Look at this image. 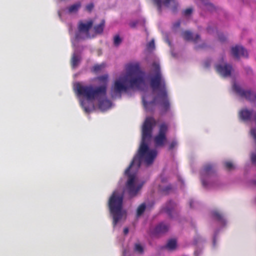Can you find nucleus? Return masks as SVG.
<instances>
[{
  "instance_id": "obj_1",
  "label": "nucleus",
  "mask_w": 256,
  "mask_h": 256,
  "mask_svg": "<svg viewBox=\"0 0 256 256\" xmlns=\"http://www.w3.org/2000/svg\"><path fill=\"white\" fill-rule=\"evenodd\" d=\"M152 71L155 74L150 80V86L153 92L158 91L157 96L152 100L147 102L144 96L142 98L144 106L147 111H152L156 102L158 100L162 110L164 112L170 108L166 82L162 78L159 64L154 62L152 64Z\"/></svg>"
},
{
  "instance_id": "obj_2",
  "label": "nucleus",
  "mask_w": 256,
  "mask_h": 256,
  "mask_svg": "<svg viewBox=\"0 0 256 256\" xmlns=\"http://www.w3.org/2000/svg\"><path fill=\"white\" fill-rule=\"evenodd\" d=\"M156 124L152 116L146 117L142 128V138L136 154L132 160H154L156 156L157 152L155 150H150L147 142L152 136L153 128Z\"/></svg>"
},
{
  "instance_id": "obj_3",
  "label": "nucleus",
  "mask_w": 256,
  "mask_h": 256,
  "mask_svg": "<svg viewBox=\"0 0 256 256\" xmlns=\"http://www.w3.org/2000/svg\"><path fill=\"white\" fill-rule=\"evenodd\" d=\"M154 161H132L129 166L125 170L128 176L126 184L125 191L130 198L136 196L142 189L144 182H139L136 177V172L141 165L148 166Z\"/></svg>"
},
{
  "instance_id": "obj_4",
  "label": "nucleus",
  "mask_w": 256,
  "mask_h": 256,
  "mask_svg": "<svg viewBox=\"0 0 256 256\" xmlns=\"http://www.w3.org/2000/svg\"><path fill=\"white\" fill-rule=\"evenodd\" d=\"M75 89L78 96L86 98L88 101H93L106 95V86L94 87L92 84L85 85L77 82L75 84Z\"/></svg>"
},
{
  "instance_id": "obj_5",
  "label": "nucleus",
  "mask_w": 256,
  "mask_h": 256,
  "mask_svg": "<svg viewBox=\"0 0 256 256\" xmlns=\"http://www.w3.org/2000/svg\"><path fill=\"white\" fill-rule=\"evenodd\" d=\"M123 199V194L116 190L113 192L108 200V208L110 213L112 216L114 226L122 218L124 214V212L122 210Z\"/></svg>"
},
{
  "instance_id": "obj_6",
  "label": "nucleus",
  "mask_w": 256,
  "mask_h": 256,
  "mask_svg": "<svg viewBox=\"0 0 256 256\" xmlns=\"http://www.w3.org/2000/svg\"><path fill=\"white\" fill-rule=\"evenodd\" d=\"M129 72L124 77V81L126 82L129 88H139L144 83L143 77L140 75L134 76V73L138 71V65H130L129 66Z\"/></svg>"
},
{
  "instance_id": "obj_7",
  "label": "nucleus",
  "mask_w": 256,
  "mask_h": 256,
  "mask_svg": "<svg viewBox=\"0 0 256 256\" xmlns=\"http://www.w3.org/2000/svg\"><path fill=\"white\" fill-rule=\"evenodd\" d=\"M168 130V126L166 122L161 123L158 126V134L154 136V141L157 147H162L167 142L166 134Z\"/></svg>"
},
{
  "instance_id": "obj_8",
  "label": "nucleus",
  "mask_w": 256,
  "mask_h": 256,
  "mask_svg": "<svg viewBox=\"0 0 256 256\" xmlns=\"http://www.w3.org/2000/svg\"><path fill=\"white\" fill-rule=\"evenodd\" d=\"M124 80V78L122 82L120 80H116L114 82L110 90V94L112 98H120L122 96V93L123 92H126L129 89L126 82Z\"/></svg>"
},
{
  "instance_id": "obj_9",
  "label": "nucleus",
  "mask_w": 256,
  "mask_h": 256,
  "mask_svg": "<svg viewBox=\"0 0 256 256\" xmlns=\"http://www.w3.org/2000/svg\"><path fill=\"white\" fill-rule=\"evenodd\" d=\"M232 89L240 97L251 102H256V93L250 90H244L236 84H233Z\"/></svg>"
},
{
  "instance_id": "obj_10",
  "label": "nucleus",
  "mask_w": 256,
  "mask_h": 256,
  "mask_svg": "<svg viewBox=\"0 0 256 256\" xmlns=\"http://www.w3.org/2000/svg\"><path fill=\"white\" fill-rule=\"evenodd\" d=\"M232 54L236 58L239 59L240 56L248 57L246 50L242 46L236 45L231 48Z\"/></svg>"
},
{
  "instance_id": "obj_11",
  "label": "nucleus",
  "mask_w": 256,
  "mask_h": 256,
  "mask_svg": "<svg viewBox=\"0 0 256 256\" xmlns=\"http://www.w3.org/2000/svg\"><path fill=\"white\" fill-rule=\"evenodd\" d=\"M216 70L218 73L224 77L230 76L232 70V66L229 64L224 65L218 64L216 66Z\"/></svg>"
},
{
  "instance_id": "obj_12",
  "label": "nucleus",
  "mask_w": 256,
  "mask_h": 256,
  "mask_svg": "<svg viewBox=\"0 0 256 256\" xmlns=\"http://www.w3.org/2000/svg\"><path fill=\"white\" fill-rule=\"evenodd\" d=\"M162 2L160 8H158V5L154 2V0L153 2L154 4L157 6L158 10L160 12H161L162 10V6L163 4L166 7H169L170 4H172L171 10L172 12L176 13L178 12V4L175 0H160Z\"/></svg>"
},
{
  "instance_id": "obj_13",
  "label": "nucleus",
  "mask_w": 256,
  "mask_h": 256,
  "mask_svg": "<svg viewBox=\"0 0 256 256\" xmlns=\"http://www.w3.org/2000/svg\"><path fill=\"white\" fill-rule=\"evenodd\" d=\"M94 22L92 20H88L86 23L80 21L78 24V30L80 32H84L86 34L87 36L89 37V30L92 28Z\"/></svg>"
},
{
  "instance_id": "obj_14",
  "label": "nucleus",
  "mask_w": 256,
  "mask_h": 256,
  "mask_svg": "<svg viewBox=\"0 0 256 256\" xmlns=\"http://www.w3.org/2000/svg\"><path fill=\"white\" fill-rule=\"evenodd\" d=\"M215 172L214 168L210 165H206L202 168L200 174L202 176V182L204 186H206V183L204 180V178L212 176Z\"/></svg>"
},
{
  "instance_id": "obj_15",
  "label": "nucleus",
  "mask_w": 256,
  "mask_h": 256,
  "mask_svg": "<svg viewBox=\"0 0 256 256\" xmlns=\"http://www.w3.org/2000/svg\"><path fill=\"white\" fill-rule=\"evenodd\" d=\"M253 112L252 110L242 108L238 112V116L244 122L250 121L252 120Z\"/></svg>"
},
{
  "instance_id": "obj_16",
  "label": "nucleus",
  "mask_w": 256,
  "mask_h": 256,
  "mask_svg": "<svg viewBox=\"0 0 256 256\" xmlns=\"http://www.w3.org/2000/svg\"><path fill=\"white\" fill-rule=\"evenodd\" d=\"M182 36L186 40L192 41L195 43L198 42L200 39V36L199 34H196L194 36L192 33L188 30L183 32Z\"/></svg>"
},
{
  "instance_id": "obj_17",
  "label": "nucleus",
  "mask_w": 256,
  "mask_h": 256,
  "mask_svg": "<svg viewBox=\"0 0 256 256\" xmlns=\"http://www.w3.org/2000/svg\"><path fill=\"white\" fill-rule=\"evenodd\" d=\"M169 229V226L164 223H160L157 225L154 230V232L156 234H164L168 231Z\"/></svg>"
},
{
  "instance_id": "obj_18",
  "label": "nucleus",
  "mask_w": 256,
  "mask_h": 256,
  "mask_svg": "<svg viewBox=\"0 0 256 256\" xmlns=\"http://www.w3.org/2000/svg\"><path fill=\"white\" fill-rule=\"evenodd\" d=\"M176 206V204L172 200H170L164 208V211L168 214L170 216H172V210Z\"/></svg>"
},
{
  "instance_id": "obj_19",
  "label": "nucleus",
  "mask_w": 256,
  "mask_h": 256,
  "mask_svg": "<svg viewBox=\"0 0 256 256\" xmlns=\"http://www.w3.org/2000/svg\"><path fill=\"white\" fill-rule=\"evenodd\" d=\"M82 6V3L80 2H77L74 4L70 6L68 8V12L69 13H76L78 12L80 8Z\"/></svg>"
},
{
  "instance_id": "obj_20",
  "label": "nucleus",
  "mask_w": 256,
  "mask_h": 256,
  "mask_svg": "<svg viewBox=\"0 0 256 256\" xmlns=\"http://www.w3.org/2000/svg\"><path fill=\"white\" fill-rule=\"evenodd\" d=\"M104 24L105 21L104 20H102L98 24H96L94 26V32L96 34H102L104 31Z\"/></svg>"
},
{
  "instance_id": "obj_21",
  "label": "nucleus",
  "mask_w": 256,
  "mask_h": 256,
  "mask_svg": "<svg viewBox=\"0 0 256 256\" xmlns=\"http://www.w3.org/2000/svg\"><path fill=\"white\" fill-rule=\"evenodd\" d=\"M110 105V102L108 100H100L98 104L99 108L102 110H105L108 108Z\"/></svg>"
},
{
  "instance_id": "obj_22",
  "label": "nucleus",
  "mask_w": 256,
  "mask_h": 256,
  "mask_svg": "<svg viewBox=\"0 0 256 256\" xmlns=\"http://www.w3.org/2000/svg\"><path fill=\"white\" fill-rule=\"evenodd\" d=\"M80 56L74 54L72 55V59H71V65H72V68H74L78 66V64L80 62Z\"/></svg>"
},
{
  "instance_id": "obj_23",
  "label": "nucleus",
  "mask_w": 256,
  "mask_h": 256,
  "mask_svg": "<svg viewBox=\"0 0 256 256\" xmlns=\"http://www.w3.org/2000/svg\"><path fill=\"white\" fill-rule=\"evenodd\" d=\"M176 246V242L174 239H170L168 242L166 246L168 249L173 250L175 249Z\"/></svg>"
},
{
  "instance_id": "obj_24",
  "label": "nucleus",
  "mask_w": 256,
  "mask_h": 256,
  "mask_svg": "<svg viewBox=\"0 0 256 256\" xmlns=\"http://www.w3.org/2000/svg\"><path fill=\"white\" fill-rule=\"evenodd\" d=\"M146 206L144 203L140 204L136 210V216H140L143 214L146 210Z\"/></svg>"
},
{
  "instance_id": "obj_25",
  "label": "nucleus",
  "mask_w": 256,
  "mask_h": 256,
  "mask_svg": "<svg viewBox=\"0 0 256 256\" xmlns=\"http://www.w3.org/2000/svg\"><path fill=\"white\" fill-rule=\"evenodd\" d=\"M108 74H106L101 76L98 77L97 80L100 82L104 84L102 86H107V83L108 80Z\"/></svg>"
},
{
  "instance_id": "obj_26",
  "label": "nucleus",
  "mask_w": 256,
  "mask_h": 256,
  "mask_svg": "<svg viewBox=\"0 0 256 256\" xmlns=\"http://www.w3.org/2000/svg\"><path fill=\"white\" fill-rule=\"evenodd\" d=\"M172 189V186L170 184L168 185L164 188H162L160 186V190L164 194H168Z\"/></svg>"
},
{
  "instance_id": "obj_27",
  "label": "nucleus",
  "mask_w": 256,
  "mask_h": 256,
  "mask_svg": "<svg viewBox=\"0 0 256 256\" xmlns=\"http://www.w3.org/2000/svg\"><path fill=\"white\" fill-rule=\"evenodd\" d=\"M213 216L218 221L223 222L224 219L222 215L218 211H214L212 212Z\"/></svg>"
},
{
  "instance_id": "obj_28",
  "label": "nucleus",
  "mask_w": 256,
  "mask_h": 256,
  "mask_svg": "<svg viewBox=\"0 0 256 256\" xmlns=\"http://www.w3.org/2000/svg\"><path fill=\"white\" fill-rule=\"evenodd\" d=\"M80 106L86 112L88 113L91 111V108L87 106L85 100H82L80 101Z\"/></svg>"
},
{
  "instance_id": "obj_29",
  "label": "nucleus",
  "mask_w": 256,
  "mask_h": 256,
  "mask_svg": "<svg viewBox=\"0 0 256 256\" xmlns=\"http://www.w3.org/2000/svg\"><path fill=\"white\" fill-rule=\"evenodd\" d=\"M122 38L118 35H116L114 38V44L116 46H118L122 42Z\"/></svg>"
},
{
  "instance_id": "obj_30",
  "label": "nucleus",
  "mask_w": 256,
  "mask_h": 256,
  "mask_svg": "<svg viewBox=\"0 0 256 256\" xmlns=\"http://www.w3.org/2000/svg\"><path fill=\"white\" fill-rule=\"evenodd\" d=\"M104 67V66L103 64H96L92 67V70L94 72H100Z\"/></svg>"
},
{
  "instance_id": "obj_31",
  "label": "nucleus",
  "mask_w": 256,
  "mask_h": 256,
  "mask_svg": "<svg viewBox=\"0 0 256 256\" xmlns=\"http://www.w3.org/2000/svg\"><path fill=\"white\" fill-rule=\"evenodd\" d=\"M135 251L138 252L140 254H142L144 252L142 246L139 244H136L134 246Z\"/></svg>"
},
{
  "instance_id": "obj_32",
  "label": "nucleus",
  "mask_w": 256,
  "mask_h": 256,
  "mask_svg": "<svg viewBox=\"0 0 256 256\" xmlns=\"http://www.w3.org/2000/svg\"><path fill=\"white\" fill-rule=\"evenodd\" d=\"M225 167L228 170H231L234 169V166L231 162H227L225 163Z\"/></svg>"
},
{
  "instance_id": "obj_33",
  "label": "nucleus",
  "mask_w": 256,
  "mask_h": 256,
  "mask_svg": "<svg viewBox=\"0 0 256 256\" xmlns=\"http://www.w3.org/2000/svg\"><path fill=\"white\" fill-rule=\"evenodd\" d=\"M192 8H186V9L184 10L182 12V15L186 16H190L192 14Z\"/></svg>"
},
{
  "instance_id": "obj_34",
  "label": "nucleus",
  "mask_w": 256,
  "mask_h": 256,
  "mask_svg": "<svg viewBox=\"0 0 256 256\" xmlns=\"http://www.w3.org/2000/svg\"><path fill=\"white\" fill-rule=\"evenodd\" d=\"M94 8V4L91 2L88 4L85 7V10L88 12H90Z\"/></svg>"
},
{
  "instance_id": "obj_35",
  "label": "nucleus",
  "mask_w": 256,
  "mask_h": 256,
  "mask_svg": "<svg viewBox=\"0 0 256 256\" xmlns=\"http://www.w3.org/2000/svg\"><path fill=\"white\" fill-rule=\"evenodd\" d=\"M147 48L148 50H154V40H151L147 44Z\"/></svg>"
},
{
  "instance_id": "obj_36",
  "label": "nucleus",
  "mask_w": 256,
  "mask_h": 256,
  "mask_svg": "<svg viewBox=\"0 0 256 256\" xmlns=\"http://www.w3.org/2000/svg\"><path fill=\"white\" fill-rule=\"evenodd\" d=\"M177 145V142L176 140H172L168 145V150H172Z\"/></svg>"
},
{
  "instance_id": "obj_37",
  "label": "nucleus",
  "mask_w": 256,
  "mask_h": 256,
  "mask_svg": "<svg viewBox=\"0 0 256 256\" xmlns=\"http://www.w3.org/2000/svg\"><path fill=\"white\" fill-rule=\"evenodd\" d=\"M180 20H178L174 24L173 26L174 28H177L180 26Z\"/></svg>"
},
{
  "instance_id": "obj_38",
  "label": "nucleus",
  "mask_w": 256,
  "mask_h": 256,
  "mask_svg": "<svg viewBox=\"0 0 256 256\" xmlns=\"http://www.w3.org/2000/svg\"><path fill=\"white\" fill-rule=\"evenodd\" d=\"M154 2L158 5V8L160 9L162 2L160 0H154Z\"/></svg>"
},
{
  "instance_id": "obj_39",
  "label": "nucleus",
  "mask_w": 256,
  "mask_h": 256,
  "mask_svg": "<svg viewBox=\"0 0 256 256\" xmlns=\"http://www.w3.org/2000/svg\"><path fill=\"white\" fill-rule=\"evenodd\" d=\"M218 38H219V40L221 42H224V41L226 40V38H225V36H224L222 35V34L218 36Z\"/></svg>"
},
{
  "instance_id": "obj_40",
  "label": "nucleus",
  "mask_w": 256,
  "mask_h": 256,
  "mask_svg": "<svg viewBox=\"0 0 256 256\" xmlns=\"http://www.w3.org/2000/svg\"><path fill=\"white\" fill-rule=\"evenodd\" d=\"M138 24V22L137 21L134 22H132L130 24V26L132 28H134L137 24Z\"/></svg>"
},
{
  "instance_id": "obj_41",
  "label": "nucleus",
  "mask_w": 256,
  "mask_h": 256,
  "mask_svg": "<svg viewBox=\"0 0 256 256\" xmlns=\"http://www.w3.org/2000/svg\"><path fill=\"white\" fill-rule=\"evenodd\" d=\"M129 230L128 228H125L124 229V234L125 235H126L128 233Z\"/></svg>"
},
{
  "instance_id": "obj_42",
  "label": "nucleus",
  "mask_w": 256,
  "mask_h": 256,
  "mask_svg": "<svg viewBox=\"0 0 256 256\" xmlns=\"http://www.w3.org/2000/svg\"><path fill=\"white\" fill-rule=\"evenodd\" d=\"M75 38L76 40H79L82 38L80 36V34L78 33L76 34Z\"/></svg>"
},
{
  "instance_id": "obj_43",
  "label": "nucleus",
  "mask_w": 256,
  "mask_h": 256,
  "mask_svg": "<svg viewBox=\"0 0 256 256\" xmlns=\"http://www.w3.org/2000/svg\"><path fill=\"white\" fill-rule=\"evenodd\" d=\"M205 46H206V45L204 44H202L201 46H196V49L198 50V49L200 48H205Z\"/></svg>"
},
{
  "instance_id": "obj_44",
  "label": "nucleus",
  "mask_w": 256,
  "mask_h": 256,
  "mask_svg": "<svg viewBox=\"0 0 256 256\" xmlns=\"http://www.w3.org/2000/svg\"><path fill=\"white\" fill-rule=\"evenodd\" d=\"M194 203V201L192 200H190V208H192V204Z\"/></svg>"
},
{
  "instance_id": "obj_45",
  "label": "nucleus",
  "mask_w": 256,
  "mask_h": 256,
  "mask_svg": "<svg viewBox=\"0 0 256 256\" xmlns=\"http://www.w3.org/2000/svg\"><path fill=\"white\" fill-rule=\"evenodd\" d=\"M252 165L256 166V161H252Z\"/></svg>"
},
{
  "instance_id": "obj_46",
  "label": "nucleus",
  "mask_w": 256,
  "mask_h": 256,
  "mask_svg": "<svg viewBox=\"0 0 256 256\" xmlns=\"http://www.w3.org/2000/svg\"><path fill=\"white\" fill-rule=\"evenodd\" d=\"M251 160H256V155H252Z\"/></svg>"
},
{
  "instance_id": "obj_47",
  "label": "nucleus",
  "mask_w": 256,
  "mask_h": 256,
  "mask_svg": "<svg viewBox=\"0 0 256 256\" xmlns=\"http://www.w3.org/2000/svg\"><path fill=\"white\" fill-rule=\"evenodd\" d=\"M210 66V63H209V62H205V66H206V68L208 67V66Z\"/></svg>"
},
{
  "instance_id": "obj_48",
  "label": "nucleus",
  "mask_w": 256,
  "mask_h": 256,
  "mask_svg": "<svg viewBox=\"0 0 256 256\" xmlns=\"http://www.w3.org/2000/svg\"><path fill=\"white\" fill-rule=\"evenodd\" d=\"M208 6L209 8H213V6L212 4H208Z\"/></svg>"
},
{
  "instance_id": "obj_49",
  "label": "nucleus",
  "mask_w": 256,
  "mask_h": 256,
  "mask_svg": "<svg viewBox=\"0 0 256 256\" xmlns=\"http://www.w3.org/2000/svg\"><path fill=\"white\" fill-rule=\"evenodd\" d=\"M253 184H256V180H254V181H253Z\"/></svg>"
}]
</instances>
